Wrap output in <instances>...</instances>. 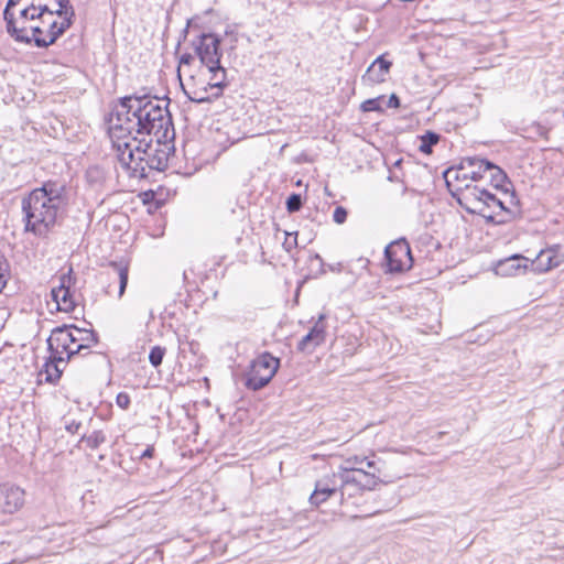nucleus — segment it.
Listing matches in <instances>:
<instances>
[{"label": "nucleus", "mask_w": 564, "mask_h": 564, "mask_svg": "<svg viewBox=\"0 0 564 564\" xmlns=\"http://www.w3.org/2000/svg\"><path fill=\"white\" fill-rule=\"evenodd\" d=\"M110 140L128 137H154L167 140L174 135L167 105L148 95L127 96L113 107L107 120Z\"/></svg>", "instance_id": "nucleus-1"}, {"label": "nucleus", "mask_w": 564, "mask_h": 564, "mask_svg": "<svg viewBox=\"0 0 564 564\" xmlns=\"http://www.w3.org/2000/svg\"><path fill=\"white\" fill-rule=\"evenodd\" d=\"M68 206L64 182L48 180L32 189L21 200L24 231L37 238H47Z\"/></svg>", "instance_id": "nucleus-2"}, {"label": "nucleus", "mask_w": 564, "mask_h": 564, "mask_svg": "<svg viewBox=\"0 0 564 564\" xmlns=\"http://www.w3.org/2000/svg\"><path fill=\"white\" fill-rule=\"evenodd\" d=\"M154 137H128L111 140L115 155L131 177L145 178L151 171H164L169 163L170 147L166 140Z\"/></svg>", "instance_id": "nucleus-3"}, {"label": "nucleus", "mask_w": 564, "mask_h": 564, "mask_svg": "<svg viewBox=\"0 0 564 564\" xmlns=\"http://www.w3.org/2000/svg\"><path fill=\"white\" fill-rule=\"evenodd\" d=\"M46 11V3L34 0H9L3 18L8 33L17 41L29 44V33L39 15Z\"/></svg>", "instance_id": "nucleus-4"}, {"label": "nucleus", "mask_w": 564, "mask_h": 564, "mask_svg": "<svg viewBox=\"0 0 564 564\" xmlns=\"http://www.w3.org/2000/svg\"><path fill=\"white\" fill-rule=\"evenodd\" d=\"M72 25L68 19L57 20L46 4V11L39 15L29 33V44L34 42L36 47H48L62 36Z\"/></svg>", "instance_id": "nucleus-5"}, {"label": "nucleus", "mask_w": 564, "mask_h": 564, "mask_svg": "<svg viewBox=\"0 0 564 564\" xmlns=\"http://www.w3.org/2000/svg\"><path fill=\"white\" fill-rule=\"evenodd\" d=\"M280 367V359L264 351L254 358L247 372L245 386L253 391H258L272 380Z\"/></svg>", "instance_id": "nucleus-6"}, {"label": "nucleus", "mask_w": 564, "mask_h": 564, "mask_svg": "<svg viewBox=\"0 0 564 564\" xmlns=\"http://www.w3.org/2000/svg\"><path fill=\"white\" fill-rule=\"evenodd\" d=\"M380 477L376 475V471L366 473H339V491L340 503L347 506L350 499L357 498L365 490H371L377 485V480Z\"/></svg>", "instance_id": "nucleus-7"}, {"label": "nucleus", "mask_w": 564, "mask_h": 564, "mask_svg": "<svg viewBox=\"0 0 564 564\" xmlns=\"http://www.w3.org/2000/svg\"><path fill=\"white\" fill-rule=\"evenodd\" d=\"M50 352L57 361H67L76 355L70 325H63L52 330L47 339Z\"/></svg>", "instance_id": "nucleus-8"}, {"label": "nucleus", "mask_w": 564, "mask_h": 564, "mask_svg": "<svg viewBox=\"0 0 564 564\" xmlns=\"http://www.w3.org/2000/svg\"><path fill=\"white\" fill-rule=\"evenodd\" d=\"M384 257L389 272H403L413 265V258L409 242L404 239L392 241L386 247Z\"/></svg>", "instance_id": "nucleus-9"}, {"label": "nucleus", "mask_w": 564, "mask_h": 564, "mask_svg": "<svg viewBox=\"0 0 564 564\" xmlns=\"http://www.w3.org/2000/svg\"><path fill=\"white\" fill-rule=\"evenodd\" d=\"M479 193L490 194L485 188H479L477 186L469 187L466 185L465 192L463 193V198H459L458 202L470 214H478L486 219L487 223L492 224H503L506 219H496L494 214L487 213L486 203L484 195Z\"/></svg>", "instance_id": "nucleus-10"}, {"label": "nucleus", "mask_w": 564, "mask_h": 564, "mask_svg": "<svg viewBox=\"0 0 564 564\" xmlns=\"http://www.w3.org/2000/svg\"><path fill=\"white\" fill-rule=\"evenodd\" d=\"M73 269L69 268L67 273H63L58 278V285L51 291L52 300L56 303L57 310L62 312H73L76 307L75 293L72 291L74 278Z\"/></svg>", "instance_id": "nucleus-11"}, {"label": "nucleus", "mask_w": 564, "mask_h": 564, "mask_svg": "<svg viewBox=\"0 0 564 564\" xmlns=\"http://www.w3.org/2000/svg\"><path fill=\"white\" fill-rule=\"evenodd\" d=\"M339 491V473L324 475L315 481V487L310 496V503L313 507H319Z\"/></svg>", "instance_id": "nucleus-12"}, {"label": "nucleus", "mask_w": 564, "mask_h": 564, "mask_svg": "<svg viewBox=\"0 0 564 564\" xmlns=\"http://www.w3.org/2000/svg\"><path fill=\"white\" fill-rule=\"evenodd\" d=\"M219 39L212 33L202 34L198 37L195 52L205 67L220 62L221 53L219 51Z\"/></svg>", "instance_id": "nucleus-13"}, {"label": "nucleus", "mask_w": 564, "mask_h": 564, "mask_svg": "<svg viewBox=\"0 0 564 564\" xmlns=\"http://www.w3.org/2000/svg\"><path fill=\"white\" fill-rule=\"evenodd\" d=\"M25 501V492L22 488L4 484L0 486V510L4 513H14Z\"/></svg>", "instance_id": "nucleus-14"}, {"label": "nucleus", "mask_w": 564, "mask_h": 564, "mask_svg": "<svg viewBox=\"0 0 564 564\" xmlns=\"http://www.w3.org/2000/svg\"><path fill=\"white\" fill-rule=\"evenodd\" d=\"M325 314H321L311 330L297 343V350L312 352L326 338Z\"/></svg>", "instance_id": "nucleus-15"}, {"label": "nucleus", "mask_w": 564, "mask_h": 564, "mask_svg": "<svg viewBox=\"0 0 564 564\" xmlns=\"http://www.w3.org/2000/svg\"><path fill=\"white\" fill-rule=\"evenodd\" d=\"M368 473V471H376V475L378 477L381 476L380 468L377 467V462L373 459H370L367 456H359L354 455L350 457H347L344 460V464L340 466L339 473H349V474H357V473Z\"/></svg>", "instance_id": "nucleus-16"}, {"label": "nucleus", "mask_w": 564, "mask_h": 564, "mask_svg": "<svg viewBox=\"0 0 564 564\" xmlns=\"http://www.w3.org/2000/svg\"><path fill=\"white\" fill-rule=\"evenodd\" d=\"M392 63L386 61L383 56L377 57L368 67L362 80L369 84H380L386 80Z\"/></svg>", "instance_id": "nucleus-17"}, {"label": "nucleus", "mask_w": 564, "mask_h": 564, "mask_svg": "<svg viewBox=\"0 0 564 564\" xmlns=\"http://www.w3.org/2000/svg\"><path fill=\"white\" fill-rule=\"evenodd\" d=\"M563 262V257L557 253L553 248L541 250L536 258L531 262V265L538 272H546L554 269Z\"/></svg>", "instance_id": "nucleus-18"}, {"label": "nucleus", "mask_w": 564, "mask_h": 564, "mask_svg": "<svg viewBox=\"0 0 564 564\" xmlns=\"http://www.w3.org/2000/svg\"><path fill=\"white\" fill-rule=\"evenodd\" d=\"M474 165H478L479 169H482V171H492L491 177L497 183V185L506 182L507 180V174L499 166L495 165L486 159L473 156L465 158L462 161L463 170L473 167Z\"/></svg>", "instance_id": "nucleus-19"}, {"label": "nucleus", "mask_w": 564, "mask_h": 564, "mask_svg": "<svg viewBox=\"0 0 564 564\" xmlns=\"http://www.w3.org/2000/svg\"><path fill=\"white\" fill-rule=\"evenodd\" d=\"M72 326L73 340H74V349L77 354H80L83 350H88L93 346L98 343V335L93 329L79 328L74 325Z\"/></svg>", "instance_id": "nucleus-20"}, {"label": "nucleus", "mask_w": 564, "mask_h": 564, "mask_svg": "<svg viewBox=\"0 0 564 564\" xmlns=\"http://www.w3.org/2000/svg\"><path fill=\"white\" fill-rule=\"evenodd\" d=\"M529 265V259L514 254L512 257H509L507 259L500 260L497 263L496 272L500 275H516L521 271H524Z\"/></svg>", "instance_id": "nucleus-21"}, {"label": "nucleus", "mask_w": 564, "mask_h": 564, "mask_svg": "<svg viewBox=\"0 0 564 564\" xmlns=\"http://www.w3.org/2000/svg\"><path fill=\"white\" fill-rule=\"evenodd\" d=\"M206 68L210 75L207 86L209 90L213 91V97H219L223 94L224 87L227 85L226 69L220 65V62L215 63V65H209Z\"/></svg>", "instance_id": "nucleus-22"}, {"label": "nucleus", "mask_w": 564, "mask_h": 564, "mask_svg": "<svg viewBox=\"0 0 564 564\" xmlns=\"http://www.w3.org/2000/svg\"><path fill=\"white\" fill-rule=\"evenodd\" d=\"M65 361H57L52 356V352H50V359L45 362L42 372L45 373V380L48 382H55L57 381L63 370L59 368L61 364H64Z\"/></svg>", "instance_id": "nucleus-23"}, {"label": "nucleus", "mask_w": 564, "mask_h": 564, "mask_svg": "<svg viewBox=\"0 0 564 564\" xmlns=\"http://www.w3.org/2000/svg\"><path fill=\"white\" fill-rule=\"evenodd\" d=\"M56 8H51V12H54V17L59 20L68 19L73 22L75 11L69 0H55Z\"/></svg>", "instance_id": "nucleus-24"}, {"label": "nucleus", "mask_w": 564, "mask_h": 564, "mask_svg": "<svg viewBox=\"0 0 564 564\" xmlns=\"http://www.w3.org/2000/svg\"><path fill=\"white\" fill-rule=\"evenodd\" d=\"M110 268L115 272L119 281V297H121L126 291L128 284V273L129 267L128 264L121 262H111Z\"/></svg>", "instance_id": "nucleus-25"}, {"label": "nucleus", "mask_w": 564, "mask_h": 564, "mask_svg": "<svg viewBox=\"0 0 564 564\" xmlns=\"http://www.w3.org/2000/svg\"><path fill=\"white\" fill-rule=\"evenodd\" d=\"M480 195L485 196V199H487L486 207L488 209H492V213L496 216V219H506L501 216L503 212H507V208L505 207L503 203L497 198L494 194H484L479 193Z\"/></svg>", "instance_id": "nucleus-26"}, {"label": "nucleus", "mask_w": 564, "mask_h": 564, "mask_svg": "<svg viewBox=\"0 0 564 564\" xmlns=\"http://www.w3.org/2000/svg\"><path fill=\"white\" fill-rule=\"evenodd\" d=\"M440 138V134L427 131L425 134L420 137L421 144L419 150L424 154H431L433 145L438 143Z\"/></svg>", "instance_id": "nucleus-27"}, {"label": "nucleus", "mask_w": 564, "mask_h": 564, "mask_svg": "<svg viewBox=\"0 0 564 564\" xmlns=\"http://www.w3.org/2000/svg\"><path fill=\"white\" fill-rule=\"evenodd\" d=\"M384 96H379L377 98H372V99H367L365 100L361 105H360V109L364 111V112H370V111H378V112H382L383 111V107H382V104L384 102Z\"/></svg>", "instance_id": "nucleus-28"}, {"label": "nucleus", "mask_w": 564, "mask_h": 564, "mask_svg": "<svg viewBox=\"0 0 564 564\" xmlns=\"http://www.w3.org/2000/svg\"><path fill=\"white\" fill-rule=\"evenodd\" d=\"M83 442L86 443V445L91 448L96 449L98 448L102 443L106 442V436L102 431H94L88 436H84L82 438Z\"/></svg>", "instance_id": "nucleus-29"}, {"label": "nucleus", "mask_w": 564, "mask_h": 564, "mask_svg": "<svg viewBox=\"0 0 564 564\" xmlns=\"http://www.w3.org/2000/svg\"><path fill=\"white\" fill-rule=\"evenodd\" d=\"M208 90L209 87L207 85L203 88H197L193 90L192 95H188V98L197 104L209 102L215 97H213V91L208 94Z\"/></svg>", "instance_id": "nucleus-30"}, {"label": "nucleus", "mask_w": 564, "mask_h": 564, "mask_svg": "<svg viewBox=\"0 0 564 564\" xmlns=\"http://www.w3.org/2000/svg\"><path fill=\"white\" fill-rule=\"evenodd\" d=\"M104 178V172L98 166H91L86 171V180L91 185H100Z\"/></svg>", "instance_id": "nucleus-31"}, {"label": "nucleus", "mask_w": 564, "mask_h": 564, "mask_svg": "<svg viewBox=\"0 0 564 564\" xmlns=\"http://www.w3.org/2000/svg\"><path fill=\"white\" fill-rule=\"evenodd\" d=\"M165 352H166V349L164 347H161V346L152 347V349L150 350V354H149L150 364L154 368H158L159 366H161L163 358L165 356Z\"/></svg>", "instance_id": "nucleus-32"}, {"label": "nucleus", "mask_w": 564, "mask_h": 564, "mask_svg": "<svg viewBox=\"0 0 564 564\" xmlns=\"http://www.w3.org/2000/svg\"><path fill=\"white\" fill-rule=\"evenodd\" d=\"M466 172V170H463L462 165L459 166V169H448L444 172V177H445V181H446V185L448 187H451L452 185V181L455 180V181H458L460 178H463V174Z\"/></svg>", "instance_id": "nucleus-33"}, {"label": "nucleus", "mask_w": 564, "mask_h": 564, "mask_svg": "<svg viewBox=\"0 0 564 564\" xmlns=\"http://www.w3.org/2000/svg\"><path fill=\"white\" fill-rule=\"evenodd\" d=\"M302 207V197L300 194H292L286 199V209L289 213H295Z\"/></svg>", "instance_id": "nucleus-34"}, {"label": "nucleus", "mask_w": 564, "mask_h": 564, "mask_svg": "<svg viewBox=\"0 0 564 564\" xmlns=\"http://www.w3.org/2000/svg\"><path fill=\"white\" fill-rule=\"evenodd\" d=\"M486 171H482V169H479L478 165H474L473 167L466 169V172L463 174V180L470 178L473 181H477L482 178V174Z\"/></svg>", "instance_id": "nucleus-35"}, {"label": "nucleus", "mask_w": 564, "mask_h": 564, "mask_svg": "<svg viewBox=\"0 0 564 564\" xmlns=\"http://www.w3.org/2000/svg\"><path fill=\"white\" fill-rule=\"evenodd\" d=\"M282 246L285 251L291 252L297 246V232H285Z\"/></svg>", "instance_id": "nucleus-36"}, {"label": "nucleus", "mask_w": 564, "mask_h": 564, "mask_svg": "<svg viewBox=\"0 0 564 564\" xmlns=\"http://www.w3.org/2000/svg\"><path fill=\"white\" fill-rule=\"evenodd\" d=\"M333 219L337 224H344L347 219V210L343 206H337L333 214Z\"/></svg>", "instance_id": "nucleus-37"}, {"label": "nucleus", "mask_w": 564, "mask_h": 564, "mask_svg": "<svg viewBox=\"0 0 564 564\" xmlns=\"http://www.w3.org/2000/svg\"><path fill=\"white\" fill-rule=\"evenodd\" d=\"M116 403L122 410H127L130 405V395L127 392L118 393L116 398Z\"/></svg>", "instance_id": "nucleus-38"}, {"label": "nucleus", "mask_w": 564, "mask_h": 564, "mask_svg": "<svg viewBox=\"0 0 564 564\" xmlns=\"http://www.w3.org/2000/svg\"><path fill=\"white\" fill-rule=\"evenodd\" d=\"M400 106V99L399 97L395 95V94H392L388 101H387V105L386 107L387 108H398Z\"/></svg>", "instance_id": "nucleus-39"}, {"label": "nucleus", "mask_w": 564, "mask_h": 564, "mask_svg": "<svg viewBox=\"0 0 564 564\" xmlns=\"http://www.w3.org/2000/svg\"><path fill=\"white\" fill-rule=\"evenodd\" d=\"M80 427V423L79 422H76V421H72L69 423L66 424V430L70 433H77L78 430Z\"/></svg>", "instance_id": "nucleus-40"}, {"label": "nucleus", "mask_w": 564, "mask_h": 564, "mask_svg": "<svg viewBox=\"0 0 564 564\" xmlns=\"http://www.w3.org/2000/svg\"><path fill=\"white\" fill-rule=\"evenodd\" d=\"M193 55L185 53L180 57V64L189 65L193 62Z\"/></svg>", "instance_id": "nucleus-41"}, {"label": "nucleus", "mask_w": 564, "mask_h": 564, "mask_svg": "<svg viewBox=\"0 0 564 564\" xmlns=\"http://www.w3.org/2000/svg\"><path fill=\"white\" fill-rule=\"evenodd\" d=\"M154 454V447L148 446L141 454V458H151Z\"/></svg>", "instance_id": "nucleus-42"}]
</instances>
